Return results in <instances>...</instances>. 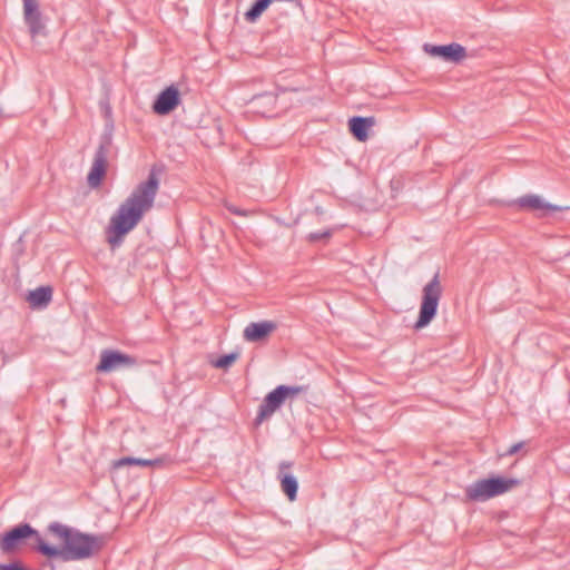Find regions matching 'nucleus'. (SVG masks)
<instances>
[{
  "label": "nucleus",
  "mask_w": 570,
  "mask_h": 570,
  "mask_svg": "<svg viewBox=\"0 0 570 570\" xmlns=\"http://www.w3.org/2000/svg\"><path fill=\"white\" fill-rule=\"evenodd\" d=\"M47 532L58 538L61 546L46 541L29 522H20L0 534V550L13 554L24 546L48 560L69 562L90 559L107 543L105 534L82 532L58 521L50 522Z\"/></svg>",
  "instance_id": "obj_1"
},
{
  "label": "nucleus",
  "mask_w": 570,
  "mask_h": 570,
  "mask_svg": "<svg viewBox=\"0 0 570 570\" xmlns=\"http://www.w3.org/2000/svg\"><path fill=\"white\" fill-rule=\"evenodd\" d=\"M165 165L161 163L151 165L147 178L134 188L110 217L109 225L106 228V237L111 249L120 247L125 237L136 228L145 214L154 207L160 186V176L165 173Z\"/></svg>",
  "instance_id": "obj_2"
},
{
  "label": "nucleus",
  "mask_w": 570,
  "mask_h": 570,
  "mask_svg": "<svg viewBox=\"0 0 570 570\" xmlns=\"http://www.w3.org/2000/svg\"><path fill=\"white\" fill-rule=\"evenodd\" d=\"M117 155L118 147L114 144V122L110 121L105 125L87 175V184L90 188L96 189L102 185L108 171V158Z\"/></svg>",
  "instance_id": "obj_3"
},
{
  "label": "nucleus",
  "mask_w": 570,
  "mask_h": 570,
  "mask_svg": "<svg viewBox=\"0 0 570 570\" xmlns=\"http://www.w3.org/2000/svg\"><path fill=\"white\" fill-rule=\"evenodd\" d=\"M521 484L517 478H508L501 474H489L469 484L465 490V502H485L492 498L504 494Z\"/></svg>",
  "instance_id": "obj_4"
},
{
  "label": "nucleus",
  "mask_w": 570,
  "mask_h": 570,
  "mask_svg": "<svg viewBox=\"0 0 570 570\" xmlns=\"http://www.w3.org/2000/svg\"><path fill=\"white\" fill-rule=\"evenodd\" d=\"M304 391L305 386L302 385H277L263 399V402L258 406L254 425L256 428L259 426L265 420L269 419L277 410H279L287 400L292 401Z\"/></svg>",
  "instance_id": "obj_5"
},
{
  "label": "nucleus",
  "mask_w": 570,
  "mask_h": 570,
  "mask_svg": "<svg viewBox=\"0 0 570 570\" xmlns=\"http://www.w3.org/2000/svg\"><path fill=\"white\" fill-rule=\"evenodd\" d=\"M442 291L440 275L439 272H436L433 278L422 289L419 316L413 326L415 330L426 327L436 316Z\"/></svg>",
  "instance_id": "obj_6"
},
{
  "label": "nucleus",
  "mask_w": 570,
  "mask_h": 570,
  "mask_svg": "<svg viewBox=\"0 0 570 570\" xmlns=\"http://www.w3.org/2000/svg\"><path fill=\"white\" fill-rule=\"evenodd\" d=\"M509 207L534 213L538 217H547L550 212L568 210V206H558L546 202L541 196L527 194L508 203Z\"/></svg>",
  "instance_id": "obj_7"
},
{
  "label": "nucleus",
  "mask_w": 570,
  "mask_h": 570,
  "mask_svg": "<svg viewBox=\"0 0 570 570\" xmlns=\"http://www.w3.org/2000/svg\"><path fill=\"white\" fill-rule=\"evenodd\" d=\"M137 365V358L119 350H104L95 370L97 373H110L119 368H129Z\"/></svg>",
  "instance_id": "obj_8"
},
{
  "label": "nucleus",
  "mask_w": 570,
  "mask_h": 570,
  "mask_svg": "<svg viewBox=\"0 0 570 570\" xmlns=\"http://www.w3.org/2000/svg\"><path fill=\"white\" fill-rule=\"evenodd\" d=\"M423 50L431 57L440 58L446 62L458 63L466 57V49L456 42L449 45L424 43Z\"/></svg>",
  "instance_id": "obj_9"
},
{
  "label": "nucleus",
  "mask_w": 570,
  "mask_h": 570,
  "mask_svg": "<svg viewBox=\"0 0 570 570\" xmlns=\"http://www.w3.org/2000/svg\"><path fill=\"white\" fill-rule=\"evenodd\" d=\"M180 92L175 85L163 89L153 102V111L158 116H166L173 112L180 104Z\"/></svg>",
  "instance_id": "obj_10"
},
{
  "label": "nucleus",
  "mask_w": 570,
  "mask_h": 570,
  "mask_svg": "<svg viewBox=\"0 0 570 570\" xmlns=\"http://www.w3.org/2000/svg\"><path fill=\"white\" fill-rule=\"evenodd\" d=\"M23 21L32 39L46 35V23L37 0L23 2Z\"/></svg>",
  "instance_id": "obj_11"
},
{
  "label": "nucleus",
  "mask_w": 570,
  "mask_h": 570,
  "mask_svg": "<svg viewBox=\"0 0 570 570\" xmlns=\"http://www.w3.org/2000/svg\"><path fill=\"white\" fill-rule=\"evenodd\" d=\"M294 465L292 461H282L278 464L277 480L279 481L282 492L285 494L289 502H294L297 499L298 492V480L297 478L287 472Z\"/></svg>",
  "instance_id": "obj_12"
},
{
  "label": "nucleus",
  "mask_w": 570,
  "mask_h": 570,
  "mask_svg": "<svg viewBox=\"0 0 570 570\" xmlns=\"http://www.w3.org/2000/svg\"><path fill=\"white\" fill-rule=\"evenodd\" d=\"M277 327L274 321L252 322L244 328L243 337L246 342L261 343L266 341Z\"/></svg>",
  "instance_id": "obj_13"
},
{
  "label": "nucleus",
  "mask_w": 570,
  "mask_h": 570,
  "mask_svg": "<svg viewBox=\"0 0 570 570\" xmlns=\"http://www.w3.org/2000/svg\"><path fill=\"white\" fill-rule=\"evenodd\" d=\"M277 101V94L272 91H264L257 95H254L248 104L252 107V110L255 114L267 116L268 114L275 110Z\"/></svg>",
  "instance_id": "obj_14"
},
{
  "label": "nucleus",
  "mask_w": 570,
  "mask_h": 570,
  "mask_svg": "<svg viewBox=\"0 0 570 570\" xmlns=\"http://www.w3.org/2000/svg\"><path fill=\"white\" fill-rule=\"evenodd\" d=\"M374 125L373 117L353 116L348 119L350 132L357 141H365L368 138V131Z\"/></svg>",
  "instance_id": "obj_15"
},
{
  "label": "nucleus",
  "mask_w": 570,
  "mask_h": 570,
  "mask_svg": "<svg viewBox=\"0 0 570 570\" xmlns=\"http://www.w3.org/2000/svg\"><path fill=\"white\" fill-rule=\"evenodd\" d=\"M52 292L51 286H39L28 293L27 301L32 308H45L52 299Z\"/></svg>",
  "instance_id": "obj_16"
},
{
  "label": "nucleus",
  "mask_w": 570,
  "mask_h": 570,
  "mask_svg": "<svg viewBox=\"0 0 570 570\" xmlns=\"http://www.w3.org/2000/svg\"><path fill=\"white\" fill-rule=\"evenodd\" d=\"M164 462H165V459H163V458L149 460V459H140V458H134V456H122L112 462V468L120 469V468L130 466V465H138V466H142V468L161 466L164 464Z\"/></svg>",
  "instance_id": "obj_17"
},
{
  "label": "nucleus",
  "mask_w": 570,
  "mask_h": 570,
  "mask_svg": "<svg viewBox=\"0 0 570 570\" xmlns=\"http://www.w3.org/2000/svg\"><path fill=\"white\" fill-rule=\"evenodd\" d=\"M239 358V352H230L219 355L216 360L212 361V365L216 368L227 371Z\"/></svg>",
  "instance_id": "obj_18"
},
{
  "label": "nucleus",
  "mask_w": 570,
  "mask_h": 570,
  "mask_svg": "<svg viewBox=\"0 0 570 570\" xmlns=\"http://www.w3.org/2000/svg\"><path fill=\"white\" fill-rule=\"evenodd\" d=\"M332 236V230L313 232L307 235L309 243L327 242Z\"/></svg>",
  "instance_id": "obj_19"
},
{
  "label": "nucleus",
  "mask_w": 570,
  "mask_h": 570,
  "mask_svg": "<svg viewBox=\"0 0 570 570\" xmlns=\"http://www.w3.org/2000/svg\"><path fill=\"white\" fill-rule=\"evenodd\" d=\"M525 445L524 441L512 444L505 452L501 453V456H512L517 454Z\"/></svg>",
  "instance_id": "obj_20"
},
{
  "label": "nucleus",
  "mask_w": 570,
  "mask_h": 570,
  "mask_svg": "<svg viewBox=\"0 0 570 570\" xmlns=\"http://www.w3.org/2000/svg\"><path fill=\"white\" fill-rule=\"evenodd\" d=\"M228 209V212H230L232 214H235V215H238V216H246V210L244 209H240L234 205H227L226 207Z\"/></svg>",
  "instance_id": "obj_21"
}]
</instances>
